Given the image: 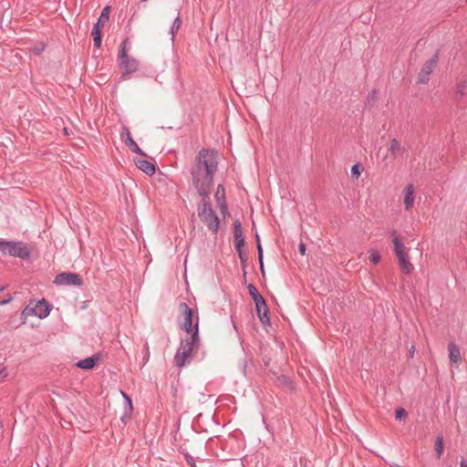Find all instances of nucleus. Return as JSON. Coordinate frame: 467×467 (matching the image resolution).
<instances>
[{
	"label": "nucleus",
	"mask_w": 467,
	"mask_h": 467,
	"mask_svg": "<svg viewBox=\"0 0 467 467\" xmlns=\"http://www.w3.org/2000/svg\"><path fill=\"white\" fill-rule=\"evenodd\" d=\"M217 165V155L213 150L202 149L196 155L191 169V180L200 196L210 194Z\"/></svg>",
	"instance_id": "f257e3e1"
},
{
	"label": "nucleus",
	"mask_w": 467,
	"mask_h": 467,
	"mask_svg": "<svg viewBox=\"0 0 467 467\" xmlns=\"http://www.w3.org/2000/svg\"><path fill=\"white\" fill-rule=\"evenodd\" d=\"M198 331L199 317H196L194 333L182 341L181 346L176 352V355L174 357V362L176 366H184L191 358L193 348L197 345L199 341Z\"/></svg>",
	"instance_id": "f03ea898"
},
{
	"label": "nucleus",
	"mask_w": 467,
	"mask_h": 467,
	"mask_svg": "<svg viewBox=\"0 0 467 467\" xmlns=\"http://www.w3.org/2000/svg\"><path fill=\"white\" fill-rule=\"evenodd\" d=\"M201 197L202 200L198 205V215L208 229L213 234H216L219 226V219L212 209L210 196L206 195Z\"/></svg>",
	"instance_id": "7ed1b4c3"
},
{
	"label": "nucleus",
	"mask_w": 467,
	"mask_h": 467,
	"mask_svg": "<svg viewBox=\"0 0 467 467\" xmlns=\"http://www.w3.org/2000/svg\"><path fill=\"white\" fill-rule=\"evenodd\" d=\"M50 313V306L46 300L31 301L22 311L21 319L25 324L29 317L35 316L41 319L47 317Z\"/></svg>",
	"instance_id": "20e7f679"
},
{
	"label": "nucleus",
	"mask_w": 467,
	"mask_h": 467,
	"mask_svg": "<svg viewBox=\"0 0 467 467\" xmlns=\"http://www.w3.org/2000/svg\"><path fill=\"white\" fill-rule=\"evenodd\" d=\"M128 40H124L120 45V49L118 55V66L122 71L123 75H130L138 70L139 62L134 57H130L127 54Z\"/></svg>",
	"instance_id": "39448f33"
},
{
	"label": "nucleus",
	"mask_w": 467,
	"mask_h": 467,
	"mask_svg": "<svg viewBox=\"0 0 467 467\" xmlns=\"http://www.w3.org/2000/svg\"><path fill=\"white\" fill-rule=\"evenodd\" d=\"M0 252L5 254H10L20 258L29 256L27 246L21 242H0Z\"/></svg>",
	"instance_id": "423d86ee"
},
{
	"label": "nucleus",
	"mask_w": 467,
	"mask_h": 467,
	"mask_svg": "<svg viewBox=\"0 0 467 467\" xmlns=\"http://www.w3.org/2000/svg\"><path fill=\"white\" fill-rule=\"evenodd\" d=\"M180 309L183 315V320L182 321L181 327L188 333V335H192L195 329V325L192 327L194 319L193 311L185 303L180 305Z\"/></svg>",
	"instance_id": "0eeeda50"
},
{
	"label": "nucleus",
	"mask_w": 467,
	"mask_h": 467,
	"mask_svg": "<svg viewBox=\"0 0 467 467\" xmlns=\"http://www.w3.org/2000/svg\"><path fill=\"white\" fill-rule=\"evenodd\" d=\"M55 283L57 285H77L82 284L81 278L77 274L62 273L56 276Z\"/></svg>",
	"instance_id": "6e6552de"
},
{
	"label": "nucleus",
	"mask_w": 467,
	"mask_h": 467,
	"mask_svg": "<svg viewBox=\"0 0 467 467\" xmlns=\"http://www.w3.org/2000/svg\"><path fill=\"white\" fill-rule=\"evenodd\" d=\"M436 65L437 56H433L428 61H426L419 76V79L420 82L426 83L429 80V76L432 73Z\"/></svg>",
	"instance_id": "1a4fd4ad"
},
{
	"label": "nucleus",
	"mask_w": 467,
	"mask_h": 467,
	"mask_svg": "<svg viewBox=\"0 0 467 467\" xmlns=\"http://www.w3.org/2000/svg\"><path fill=\"white\" fill-rule=\"evenodd\" d=\"M415 188L413 184H408L403 190V203L406 211H410L415 201Z\"/></svg>",
	"instance_id": "9d476101"
},
{
	"label": "nucleus",
	"mask_w": 467,
	"mask_h": 467,
	"mask_svg": "<svg viewBox=\"0 0 467 467\" xmlns=\"http://www.w3.org/2000/svg\"><path fill=\"white\" fill-rule=\"evenodd\" d=\"M214 200L216 201L217 207L221 210L222 213H224L226 211L225 191L223 186L221 184L217 186L214 193Z\"/></svg>",
	"instance_id": "9b49d317"
},
{
	"label": "nucleus",
	"mask_w": 467,
	"mask_h": 467,
	"mask_svg": "<svg viewBox=\"0 0 467 467\" xmlns=\"http://www.w3.org/2000/svg\"><path fill=\"white\" fill-rule=\"evenodd\" d=\"M397 259L399 262V265L404 274L409 275L413 271L414 266L410 262V257L408 254L398 256Z\"/></svg>",
	"instance_id": "f8f14e48"
},
{
	"label": "nucleus",
	"mask_w": 467,
	"mask_h": 467,
	"mask_svg": "<svg viewBox=\"0 0 467 467\" xmlns=\"http://www.w3.org/2000/svg\"><path fill=\"white\" fill-rule=\"evenodd\" d=\"M136 166L148 175H152L155 172L154 165L143 159L136 160Z\"/></svg>",
	"instance_id": "ddd939ff"
},
{
	"label": "nucleus",
	"mask_w": 467,
	"mask_h": 467,
	"mask_svg": "<svg viewBox=\"0 0 467 467\" xmlns=\"http://www.w3.org/2000/svg\"><path fill=\"white\" fill-rule=\"evenodd\" d=\"M234 241L235 248L244 247V238L242 232V225L239 221L234 222Z\"/></svg>",
	"instance_id": "4468645a"
},
{
	"label": "nucleus",
	"mask_w": 467,
	"mask_h": 467,
	"mask_svg": "<svg viewBox=\"0 0 467 467\" xmlns=\"http://www.w3.org/2000/svg\"><path fill=\"white\" fill-rule=\"evenodd\" d=\"M99 358V356H92V357L84 358L82 360H79L77 363V367L80 368L82 369H87V370L91 369L94 368V366L98 362Z\"/></svg>",
	"instance_id": "2eb2a0df"
},
{
	"label": "nucleus",
	"mask_w": 467,
	"mask_h": 467,
	"mask_svg": "<svg viewBox=\"0 0 467 467\" xmlns=\"http://www.w3.org/2000/svg\"><path fill=\"white\" fill-rule=\"evenodd\" d=\"M449 358L453 363H459L461 360V353L457 345L453 342H450L448 346Z\"/></svg>",
	"instance_id": "dca6fc26"
},
{
	"label": "nucleus",
	"mask_w": 467,
	"mask_h": 467,
	"mask_svg": "<svg viewBox=\"0 0 467 467\" xmlns=\"http://www.w3.org/2000/svg\"><path fill=\"white\" fill-rule=\"evenodd\" d=\"M122 137H125L126 144L130 148L131 150L138 152L140 154H143L138 144L133 140L130 136V133L128 129H125L121 134Z\"/></svg>",
	"instance_id": "f3484780"
},
{
	"label": "nucleus",
	"mask_w": 467,
	"mask_h": 467,
	"mask_svg": "<svg viewBox=\"0 0 467 467\" xmlns=\"http://www.w3.org/2000/svg\"><path fill=\"white\" fill-rule=\"evenodd\" d=\"M392 242L394 244V253L397 257L408 254L407 249L400 237L395 236Z\"/></svg>",
	"instance_id": "a211bd4d"
},
{
	"label": "nucleus",
	"mask_w": 467,
	"mask_h": 467,
	"mask_svg": "<svg viewBox=\"0 0 467 467\" xmlns=\"http://www.w3.org/2000/svg\"><path fill=\"white\" fill-rule=\"evenodd\" d=\"M104 26H100L99 24H96L92 29L91 35L94 39V44L97 47H100L101 46V29Z\"/></svg>",
	"instance_id": "6ab92c4d"
},
{
	"label": "nucleus",
	"mask_w": 467,
	"mask_h": 467,
	"mask_svg": "<svg viewBox=\"0 0 467 467\" xmlns=\"http://www.w3.org/2000/svg\"><path fill=\"white\" fill-rule=\"evenodd\" d=\"M400 148V142L396 139L390 140L388 149L389 155L387 157H389L390 160H394Z\"/></svg>",
	"instance_id": "aec40b11"
},
{
	"label": "nucleus",
	"mask_w": 467,
	"mask_h": 467,
	"mask_svg": "<svg viewBox=\"0 0 467 467\" xmlns=\"http://www.w3.org/2000/svg\"><path fill=\"white\" fill-rule=\"evenodd\" d=\"M256 312H257L258 317L260 318V321L263 324H268L270 322L266 304H264L263 307L256 308Z\"/></svg>",
	"instance_id": "412c9836"
},
{
	"label": "nucleus",
	"mask_w": 467,
	"mask_h": 467,
	"mask_svg": "<svg viewBox=\"0 0 467 467\" xmlns=\"http://www.w3.org/2000/svg\"><path fill=\"white\" fill-rule=\"evenodd\" d=\"M109 14H110V6L107 5L103 8L101 14H100V16L98 20V24H99L100 26H105L106 24L109 22Z\"/></svg>",
	"instance_id": "4be33fe9"
},
{
	"label": "nucleus",
	"mask_w": 467,
	"mask_h": 467,
	"mask_svg": "<svg viewBox=\"0 0 467 467\" xmlns=\"http://www.w3.org/2000/svg\"><path fill=\"white\" fill-rule=\"evenodd\" d=\"M434 449L437 453V457L441 458V456L443 452V439L441 436H438L436 438Z\"/></svg>",
	"instance_id": "5701e85b"
},
{
	"label": "nucleus",
	"mask_w": 467,
	"mask_h": 467,
	"mask_svg": "<svg viewBox=\"0 0 467 467\" xmlns=\"http://www.w3.org/2000/svg\"><path fill=\"white\" fill-rule=\"evenodd\" d=\"M155 80L161 84L167 82L169 80V73L165 69H162L156 75Z\"/></svg>",
	"instance_id": "b1692460"
},
{
	"label": "nucleus",
	"mask_w": 467,
	"mask_h": 467,
	"mask_svg": "<svg viewBox=\"0 0 467 467\" xmlns=\"http://www.w3.org/2000/svg\"><path fill=\"white\" fill-rule=\"evenodd\" d=\"M369 260L373 263V264H378L379 261H380V254L374 250V249H370L369 250Z\"/></svg>",
	"instance_id": "393cba45"
},
{
	"label": "nucleus",
	"mask_w": 467,
	"mask_h": 467,
	"mask_svg": "<svg viewBox=\"0 0 467 467\" xmlns=\"http://www.w3.org/2000/svg\"><path fill=\"white\" fill-rule=\"evenodd\" d=\"M253 300H254V302L255 304L256 308L263 307V305L265 304V301L264 297L260 294L255 296L253 298Z\"/></svg>",
	"instance_id": "a878e982"
},
{
	"label": "nucleus",
	"mask_w": 467,
	"mask_h": 467,
	"mask_svg": "<svg viewBox=\"0 0 467 467\" xmlns=\"http://www.w3.org/2000/svg\"><path fill=\"white\" fill-rule=\"evenodd\" d=\"M395 417L397 420H403L407 417V411L402 408L398 409L395 411Z\"/></svg>",
	"instance_id": "bb28decb"
},
{
	"label": "nucleus",
	"mask_w": 467,
	"mask_h": 467,
	"mask_svg": "<svg viewBox=\"0 0 467 467\" xmlns=\"http://www.w3.org/2000/svg\"><path fill=\"white\" fill-rule=\"evenodd\" d=\"M236 250L238 252L241 262L244 265L245 261L247 260V254L243 251V247L236 248Z\"/></svg>",
	"instance_id": "cd10ccee"
},
{
	"label": "nucleus",
	"mask_w": 467,
	"mask_h": 467,
	"mask_svg": "<svg viewBox=\"0 0 467 467\" xmlns=\"http://www.w3.org/2000/svg\"><path fill=\"white\" fill-rule=\"evenodd\" d=\"M256 242H257V251H258V259L259 261H262L263 258V248L260 243L259 236L256 235Z\"/></svg>",
	"instance_id": "c85d7f7f"
},
{
	"label": "nucleus",
	"mask_w": 467,
	"mask_h": 467,
	"mask_svg": "<svg viewBox=\"0 0 467 467\" xmlns=\"http://www.w3.org/2000/svg\"><path fill=\"white\" fill-rule=\"evenodd\" d=\"M351 173L352 175L356 176L357 178L360 175V166L359 164H355L351 168Z\"/></svg>",
	"instance_id": "c756f323"
},
{
	"label": "nucleus",
	"mask_w": 467,
	"mask_h": 467,
	"mask_svg": "<svg viewBox=\"0 0 467 467\" xmlns=\"http://www.w3.org/2000/svg\"><path fill=\"white\" fill-rule=\"evenodd\" d=\"M248 291L253 298L259 294L256 287L252 284L248 285Z\"/></svg>",
	"instance_id": "7c9ffc66"
},
{
	"label": "nucleus",
	"mask_w": 467,
	"mask_h": 467,
	"mask_svg": "<svg viewBox=\"0 0 467 467\" xmlns=\"http://www.w3.org/2000/svg\"><path fill=\"white\" fill-rule=\"evenodd\" d=\"M122 396L125 398L128 405H129V408L130 410H132V404H131V400L129 396H127L124 392H121Z\"/></svg>",
	"instance_id": "2f4dec72"
},
{
	"label": "nucleus",
	"mask_w": 467,
	"mask_h": 467,
	"mask_svg": "<svg viewBox=\"0 0 467 467\" xmlns=\"http://www.w3.org/2000/svg\"><path fill=\"white\" fill-rule=\"evenodd\" d=\"M299 252L302 255L306 254V244L304 243L299 244Z\"/></svg>",
	"instance_id": "473e14b6"
},
{
	"label": "nucleus",
	"mask_w": 467,
	"mask_h": 467,
	"mask_svg": "<svg viewBox=\"0 0 467 467\" xmlns=\"http://www.w3.org/2000/svg\"><path fill=\"white\" fill-rule=\"evenodd\" d=\"M259 264H260V269H261L262 275H265V266H264L263 260L259 261Z\"/></svg>",
	"instance_id": "72a5a7b5"
},
{
	"label": "nucleus",
	"mask_w": 467,
	"mask_h": 467,
	"mask_svg": "<svg viewBox=\"0 0 467 467\" xmlns=\"http://www.w3.org/2000/svg\"><path fill=\"white\" fill-rule=\"evenodd\" d=\"M9 302H10V299H5V300L1 301V302H0V305H1V306H4V305H5V304H7V303H9Z\"/></svg>",
	"instance_id": "f704fd0d"
},
{
	"label": "nucleus",
	"mask_w": 467,
	"mask_h": 467,
	"mask_svg": "<svg viewBox=\"0 0 467 467\" xmlns=\"http://www.w3.org/2000/svg\"><path fill=\"white\" fill-rule=\"evenodd\" d=\"M414 350H415L414 347H411V348L410 349V355H411V356L413 355Z\"/></svg>",
	"instance_id": "c9c22d12"
},
{
	"label": "nucleus",
	"mask_w": 467,
	"mask_h": 467,
	"mask_svg": "<svg viewBox=\"0 0 467 467\" xmlns=\"http://www.w3.org/2000/svg\"><path fill=\"white\" fill-rule=\"evenodd\" d=\"M461 467H467V464L463 462H461Z\"/></svg>",
	"instance_id": "e433bc0d"
},
{
	"label": "nucleus",
	"mask_w": 467,
	"mask_h": 467,
	"mask_svg": "<svg viewBox=\"0 0 467 467\" xmlns=\"http://www.w3.org/2000/svg\"><path fill=\"white\" fill-rule=\"evenodd\" d=\"M191 466H192V467H196V465H195V464H193V463H191Z\"/></svg>",
	"instance_id": "4c0bfd02"
},
{
	"label": "nucleus",
	"mask_w": 467,
	"mask_h": 467,
	"mask_svg": "<svg viewBox=\"0 0 467 467\" xmlns=\"http://www.w3.org/2000/svg\"><path fill=\"white\" fill-rule=\"evenodd\" d=\"M47 467H48V466H47Z\"/></svg>",
	"instance_id": "58836bf2"
}]
</instances>
